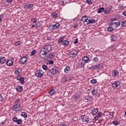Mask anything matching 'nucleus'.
I'll return each mask as SVG.
<instances>
[{
    "mask_svg": "<svg viewBox=\"0 0 126 126\" xmlns=\"http://www.w3.org/2000/svg\"><path fill=\"white\" fill-rule=\"evenodd\" d=\"M43 74H44V72L42 70H38L36 71L35 73V76L36 77H38V78H40V77H42L43 76Z\"/></svg>",
    "mask_w": 126,
    "mask_h": 126,
    "instance_id": "4",
    "label": "nucleus"
},
{
    "mask_svg": "<svg viewBox=\"0 0 126 126\" xmlns=\"http://www.w3.org/2000/svg\"><path fill=\"white\" fill-rule=\"evenodd\" d=\"M64 39V36H62V37L59 38V39L58 41V44H61V43H63Z\"/></svg>",
    "mask_w": 126,
    "mask_h": 126,
    "instance_id": "26",
    "label": "nucleus"
},
{
    "mask_svg": "<svg viewBox=\"0 0 126 126\" xmlns=\"http://www.w3.org/2000/svg\"><path fill=\"white\" fill-rule=\"evenodd\" d=\"M43 48H42L40 51L39 56L41 58L44 57V56H47V52Z\"/></svg>",
    "mask_w": 126,
    "mask_h": 126,
    "instance_id": "8",
    "label": "nucleus"
},
{
    "mask_svg": "<svg viewBox=\"0 0 126 126\" xmlns=\"http://www.w3.org/2000/svg\"><path fill=\"white\" fill-rule=\"evenodd\" d=\"M91 83L93 84H95V83H97V80L96 79H93L91 81Z\"/></svg>",
    "mask_w": 126,
    "mask_h": 126,
    "instance_id": "45",
    "label": "nucleus"
},
{
    "mask_svg": "<svg viewBox=\"0 0 126 126\" xmlns=\"http://www.w3.org/2000/svg\"><path fill=\"white\" fill-rule=\"evenodd\" d=\"M21 115L23 118H27V114L26 112H22Z\"/></svg>",
    "mask_w": 126,
    "mask_h": 126,
    "instance_id": "37",
    "label": "nucleus"
},
{
    "mask_svg": "<svg viewBox=\"0 0 126 126\" xmlns=\"http://www.w3.org/2000/svg\"><path fill=\"white\" fill-rule=\"evenodd\" d=\"M36 54V50L34 49L33 51H32L31 56H34Z\"/></svg>",
    "mask_w": 126,
    "mask_h": 126,
    "instance_id": "50",
    "label": "nucleus"
},
{
    "mask_svg": "<svg viewBox=\"0 0 126 126\" xmlns=\"http://www.w3.org/2000/svg\"><path fill=\"white\" fill-rule=\"evenodd\" d=\"M55 92H56V90L55 89H51L48 93L50 94V95H52L55 94Z\"/></svg>",
    "mask_w": 126,
    "mask_h": 126,
    "instance_id": "24",
    "label": "nucleus"
},
{
    "mask_svg": "<svg viewBox=\"0 0 126 126\" xmlns=\"http://www.w3.org/2000/svg\"><path fill=\"white\" fill-rule=\"evenodd\" d=\"M82 61L85 63H87L90 62V59L88 56H85L82 58Z\"/></svg>",
    "mask_w": 126,
    "mask_h": 126,
    "instance_id": "13",
    "label": "nucleus"
},
{
    "mask_svg": "<svg viewBox=\"0 0 126 126\" xmlns=\"http://www.w3.org/2000/svg\"><path fill=\"white\" fill-rule=\"evenodd\" d=\"M121 26V22H115L114 23V26H115V27L117 28L119 27V26Z\"/></svg>",
    "mask_w": 126,
    "mask_h": 126,
    "instance_id": "35",
    "label": "nucleus"
},
{
    "mask_svg": "<svg viewBox=\"0 0 126 126\" xmlns=\"http://www.w3.org/2000/svg\"><path fill=\"white\" fill-rule=\"evenodd\" d=\"M103 66V64L99 63L97 65H94L91 66L90 67V69H94V70L95 69L96 70H98V69H101V68H102Z\"/></svg>",
    "mask_w": 126,
    "mask_h": 126,
    "instance_id": "2",
    "label": "nucleus"
},
{
    "mask_svg": "<svg viewBox=\"0 0 126 126\" xmlns=\"http://www.w3.org/2000/svg\"><path fill=\"white\" fill-rule=\"evenodd\" d=\"M123 14L124 15V16H126V11H124Z\"/></svg>",
    "mask_w": 126,
    "mask_h": 126,
    "instance_id": "62",
    "label": "nucleus"
},
{
    "mask_svg": "<svg viewBox=\"0 0 126 126\" xmlns=\"http://www.w3.org/2000/svg\"><path fill=\"white\" fill-rule=\"evenodd\" d=\"M111 41H116V40H117V36H114V35H111Z\"/></svg>",
    "mask_w": 126,
    "mask_h": 126,
    "instance_id": "39",
    "label": "nucleus"
},
{
    "mask_svg": "<svg viewBox=\"0 0 126 126\" xmlns=\"http://www.w3.org/2000/svg\"><path fill=\"white\" fill-rule=\"evenodd\" d=\"M55 26H56V27L57 28H59V27H61V24L59 23H57L55 25Z\"/></svg>",
    "mask_w": 126,
    "mask_h": 126,
    "instance_id": "53",
    "label": "nucleus"
},
{
    "mask_svg": "<svg viewBox=\"0 0 126 126\" xmlns=\"http://www.w3.org/2000/svg\"><path fill=\"white\" fill-rule=\"evenodd\" d=\"M21 72H22V68L20 67L18 68L17 70H15L14 73L17 75H19Z\"/></svg>",
    "mask_w": 126,
    "mask_h": 126,
    "instance_id": "16",
    "label": "nucleus"
},
{
    "mask_svg": "<svg viewBox=\"0 0 126 126\" xmlns=\"http://www.w3.org/2000/svg\"><path fill=\"white\" fill-rule=\"evenodd\" d=\"M85 100H89V99H91V100H93L94 98L93 96L88 95H86L85 96Z\"/></svg>",
    "mask_w": 126,
    "mask_h": 126,
    "instance_id": "25",
    "label": "nucleus"
},
{
    "mask_svg": "<svg viewBox=\"0 0 126 126\" xmlns=\"http://www.w3.org/2000/svg\"><path fill=\"white\" fill-rule=\"evenodd\" d=\"M113 8V7L109 6L108 8H106L105 9L104 8L103 12L104 13V14H108L111 11V9Z\"/></svg>",
    "mask_w": 126,
    "mask_h": 126,
    "instance_id": "11",
    "label": "nucleus"
},
{
    "mask_svg": "<svg viewBox=\"0 0 126 126\" xmlns=\"http://www.w3.org/2000/svg\"><path fill=\"white\" fill-rule=\"evenodd\" d=\"M81 119L83 123H88L89 122V116H86L85 115L81 116Z\"/></svg>",
    "mask_w": 126,
    "mask_h": 126,
    "instance_id": "5",
    "label": "nucleus"
},
{
    "mask_svg": "<svg viewBox=\"0 0 126 126\" xmlns=\"http://www.w3.org/2000/svg\"><path fill=\"white\" fill-rule=\"evenodd\" d=\"M84 24L86 26V25H88V24H90V20L89 19H87L84 22Z\"/></svg>",
    "mask_w": 126,
    "mask_h": 126,
    "instance_id": "38",
    "label": "nucleus"
},
{
    "mask_svg": "<svg viewBox=\"0 0 126 126\" xmlns=\"http://www.w3.org/2000/svg\"><path fill=\"white\" fill-rule=\"evenodd\" d=\"M46 52L49 53L52 50V46L50 45H47L44 46V47L42 48Z\"/></svg>",
    "mask_w": 126,
    "mask_h": 126,
    "instance_id": "6",
    "label": "nucleus"
},
{
    "mask_svg": "<svg viewBox=\"0 0 126 126\" xmlns=\"http://www.w3.org/2000/svg\"><path fill=\"white\" fill-rule=\"evenodd\" d=\"M92 94L93 95H97V94H99V93H98V90H93L92 91Z\"/></svg>",
    "mask_w": 126,
    "mask_h": 126,
    "instance_id": "28",
    "label": "nucleus"
},
{
    "mask_svg": "<svg viewBox=\"0 0 126 126\" xmlns=\"http://www.w3.org/2000/svg\"><path fill=\"white\" fill-rule=\"evenodd\" d=\"M88 19V16L85 15V16H83L82 18H81V21H82L83 22H84L85 21H86V20Z\"/></svg>",
    "mask_w": 126,
    "mask_h": 126,
    "instance_id": "27",
    "label": "nucleus"
},
{
    "mask_svg": "<svg viewBox=\"0 0 126 126\" xmlns=\"http://www.w3.org/2000/svg\"><path fill=\"white\" fill-rule=\"evenodd\" d=\"M69 71H70V67L69 66H66L64 70V72L65 73H69Z\"/></svg>",
    "mask_w": 126,
    "mask_h": 126,
    "instance_id": "20",
    "label": "nucleus"
},
{
    "mask_svg": "<svg viewBox=\"0 0 126 126\" xmlns=\"http://www.w3.org/2000/svg\"><path fill=\"white\" fill-rule=\"evenodd\" d=\"M86 3L87 4H91L92 3V0H86Z\"/></svg>",
    "mask_w": 126,
    "mask_h": 126,
    "instance_id": "44",
    "label": "nucleus"
},
{
    "mask_svg": "<svg viewBox=\"0 0 126 126\" xmlns=\"http://www.w3.org/2000/svg\"><path fill=\"white\" fill-rule=\"evenodd\" d=\"M69 56L70 58H75L77 56V52L76 51H71L69 52Z\"/></svg>",
    "mask_w": 126,
    "mask_h": 126,
    "instance_id": "10",
    "label": "nucleus"
},
{
    "mask_svg": "<svg viewBox=\"0 0 126 126\" xmlns=\"http://www.w3.org/2000/svg\"><path fill=\"white\" fill-rule=\"evenodd\" d=\"M20 44H21V42L18 41H17L15 43V47H16L17 46H19V45H20Z\"/></svg>",
    "mask_w": 126,
    "mask_h": 126,
    "instance_id": "48",
    "label": "nucleus"
},
{
    "mask_svg": "<svg viewBox=\"0 0 126 126\" xmlns=\"http://www.w3.org/2000/svg\"><path fill=\"white\" fill-rule=\"evenodd\" d=\"M49 29L50 31H54V30H55L54 25H50L49 27Z\"/></svg>",
    "mask_w": 126,
    "mask_h": 126,
    "instance_id": "32",
    "label": "nucleus"
},
{
    "mask_svg": "<svg viewBox=\"0 0 126 126\" xmlns=\"http://www.w3.org/2000/svg\"><path fill=\"white\" fill-rule=\"evenodd\" d=\"M55 57H56V55L54 52L50 53L48 55V57L49 58V59H54Z\"/></svg>",
    "mask_w": 126,
    "mask_h": 126,
    "instance_id": "22",
    "label": "nucleus"
},
{
    "mask_svg": "<svg viewBox=\"0 0 126 126\" xmlns=\"http://www.w3.org/2000/svg\"><path fill=\"white\" fill-rule=\"evenodd\" d=\"M98 110H99V109H98V108H96V109H94V110H93L92 112V115H93V116H95V115H96V114H97V113H98Z\"/></svg>",
    "mask_w": 126,
    "mask_h": 126,
    "instance_id": "23",
    "label": "nucleus"
},
{
    "mask_svg": "<svg viewBox=\"0 0 126 126\" xmlns=\"http://www.w3.org/2000/svg\"><path fill=\"white\" fill-rule=\"evenodd\" d=\"M114 114H115V112L114 111L109 113V115H110V116H112V117H114Z\"/></svg>",
    "mask_w": 126,
    "mask_h": 126,
    "instance_id": "58",
    "label": "nucleus"
},
{
    "mask_svg": "<svg viewBox=\"0 0 126 126\" xmlns=\"http://www.w3.org/2000/svg\"><path fill=\"white\" fill-rule=\"evenodd\" d=\"M96 21L95 20H90V24H93V23H95Z\"/></svg>",
    "mask_w": 126,
    "mask_h": 126,
    "instance_id": "51",
    "label": "nucleus"
},
{
    "mask_svg": "<svg viewBox=\"0 0 126 126\" xmlns=\"http://www.w3.org/2000/svg\"><path fill=\"white\" fill-rule=\"evenodd\" d=\"M120 84H121L120 81H116L112 84V88H113V89H117V88H118V87L120 86Z\"/></svg>",
    "mask_w": 126,
    "mask_h": 126,
    "instance_id": "9",
    "label": "nucleus"
},
{
    "mask_svg": "<svg viewBox=\"0 0 126 126\" xmlns=\"http://www.w3.org/2000/svg\"><path fill=\"white\" fill-rule=\"evenodd\" d=\"M72 99H73L74 100H78V98H77V95H73L72 96Z\"/></svg>",
    "mask_w": 126,
    "mask_h": 126,
    "instance_id": "46",
    "label": "nucleus"
},
{
    "mask_svg": "<svg viewBox=\"0 0 126 126\" xmlns=\"http://www.w3.org/2000/svg\"><path fill=\"white\" fill-rule=\"evenodd\" d=\"M84 65H85V64L84 63H82V62L80 63V67H81V68L84 67Z\"/></svg>",
    "mask_w": 126,
    "mask_h": 126,
    "instance_id": "52",
    "label": "nucleus"
},
{
    "mask_svg": "<svg viewBox=\"0 0 126 126\" xmlns=\"http://www.w3.org/2000/svg\"><path fill=\"white\" fill-rule=\"evenodd\" d=\"M27 58H28V55H26V56L23 57L19 61V63L23 64V63H25L27 61Z\"/></svg>",
    "mask_w": 126,
    "mask_h": 126,
    "instance_id": "7",
    "label": "nucleus"
},
{
    "mask_svg": "<svg viewBox=\"0 0 126 126\" xmlns=\"http://www.w3.org/2000/svg\"><path fill=\"white\" fill-rule=\"evenodd\" d=\"M41 25H42L41 24V23L40 22H38L36 24L32 25V28H34V27H35V28H39V27H41Z\"/></svg>",
    "mask_w": 126,
    "mask_h": 126,
    "instance_id": "17",
    "label": "nucleus"
},
{
    "mask_svg": "<svg viewBox=\"0 0 126 126\" xmlns=\"http://www.w3.org/2000/svg\"><path fill=\"white\" fill-rule=\"evenodd\" d=\"M6 65L7 66H11L13 64V61L11 60H8L6 63Z\"/></svg>",
    "mask_w": 126,
    "mask_h": 126,
    "instance_id": "18",
    "label": "nucleus"
},
{
    "mask_svg": "<svg viewBox=\"0 0 126 126\" xmlns=\"http://www.w3.org/2000/svg\"><path fill=\"white\" fill-rule=\"evenodd\" d=\"M12 111H15V112H19L21 110V107L20 106V104L17 103L13 105L12 107Z\"/></svg>",
    "mask_w": 126,
    "mask_h": 126,
    "instance_id": "3",
    "label": "nucleus"
},
{
    "mask_svg": "<svg viewBox=\"0 0 126 126\" xmlns=\"http://www.w3.org/2000/svg\"><path fill=\"white\" fill-rule=\"evenodd\" d=\"M4 15H1L0 16V22H1L2 20V18L3 17H4Z\"/></svg>",
    "mask_w": 126,
    "mask_h": 126,
    "instance_id": "55",
    "label": "nucleus"
},
{
    "mask_svg": "<svg viewBox=\"0 0 126 126\" xmlns=\"http://www.w3.org/2000/svg\"><path fill=\"white\" fill-rule=\"evenodd\" d=\"M42 68L44 70H47L48 69V66L46 65H42Z\"/></svg>",
    "mask_w": 126,
    "mask_h": 126,
    "instance_id": "49",
    "label": "nucleus"
},
{
    "mask_svg": "<svg viewBox=\"0 0 126 126\" xmlns=\"http://www.w3.org/2000/svg\"><path fill=\"white\" fill-rule=\"evenodd\" d=\"M94 121H98V120H99V117L98 116H95L94 118Z\"/></svg>",
    "mask_w": 126,
    "mask_h": 126,
    "instance_id": "57",
    "label": "nucleus"
},
{
    "mask_svg": "<svg viewBox=\"0 0 126 126\" xmlns=\"http://www.w3.org/2000/svg\"><path fill=\"white\" fill-rule=\"evenodd\" d=\"M16 123L17 125H21L22 124V120L21 119H18Z\"/></svg>",
    "mask_w": 126,
    "mask_h": 126,
    "instance_id": "40",
    "label": "nucleus"
},
{
    "mask_svg": "<svg viewBox=\"0 0 126 126\" xmlns=\"http://www.w3.org/2000/svg\"><path fill=\"white\" fill-rule=\"evenodd\" d=\"M52 16L53 17V18H57V17H58V13H56V12H53L52 14Z\"/></svg>",
    "mask_w": 126,
    "mask_h": 126,
    "instance_id": "33",
    "label": "nucleus"
},
{
    "mask_svg": "<svg viewBox=\"0 0 126 126\" xmlns=\"http://www.w3.org/2000/svg\"><path fill=\"white\" fill-rule=\"evenodd\" d=\"M16 79L17 80H19L21 84H23V83H24V77H21V76H18Z\"/></svg>",
    "mask_w": 126,
    "mask_h": 126,
    "instance_id": "14",
    "label": "nucleus"
},
{
    "mask_svg": "<svg viewBox=\"0 0 126 126\" xmlns=\"http://www.w3.org/2000/svg\"><path fill=\"white\" fill-rule=\"evenodd\" d=\"M113 26H114V23H113V22H111V23H110V26H113Z\"/></svg>",
    "mask_w": 126,
    "mask_h": 126,
    "instance_id": "61",
    "label": "nucleus"
},
{
    "mask_svg": "<svg viewBox=\"0 0 126 126\" xmlns=\"http://www.w3.org/2000/svg\"><path fill=\"white\" fill-rule=\"evenodd\" d=\"M17 120H18V118H17V117H14L12 118V121L14 123H16V122H17Z\"/></svg>",
    "mask_w": 126,
    "mask_h": 126,
    "instance_id": "43",
    "label": "nucleus"
},
{
    "mask_svg": "<svg viewBox=\"0 0 126 126\" xmlns=\"http://www.w3.org/2000/svg\"><path fill=\"white\" fill-rule=\"evenodd\" d=\"M68 44H69V42L68 41L64 40V41L63 42V43H62V45H63V46H67Z\"/></svg>",
    "mask_w": 126,
    "mask_h": 126,
    "instance_id": "29",
    "label": "nucleus"
},
{
    "mask_svg": "<svg viewBox=\"0 0 126 126\" xmlns=\"http://www.w3.org/2000/svg\"><path fill=\"white\" fill-rule=\"evenodd\" d=\"M13 0H6V1H7V2H12Z\"/></svg>",
    "mask_w": 126,
    "mask_h": 126,
    "instance_id": "60",
    "label": "nucleus"
},
{
    "mask_svg": "<svg viewBox=\"0 0 126 126\" xmlns=\"http://www.w3.org/2000/svg\"><path fill=\"white\" fill-rule=\"evenodd\" d=\"M31 21L32 23H37V18H32L31 19Z\"/></svg>",
    "mask_w": 126,
    "mask_h": 126,
    "instance_id": "34",
    "label": "nucleus"
},
{
    "mask_svg": "<svg viewBox=\"0 0 126 126\" xmlns=\"http://www.w3.org/2000/svg\"><path fill=\"white\" fill-rule=\"evenodd\" d=\"M60 3H61V4H63V3H64L63 0H61L60 1Z\"/></svg>",
    "mask_w": 126,
    "mask_h": 126,
    "instance_id": "64",
    "label": "nucleus"
},
{
    "mask_svg": "<svg viewBox=\"0 0 126 126\" xmlns=\"http://www.w3.org/2000/svg\"><path fill=\"white\" fill-rule=\"evenodd\" d=\"M107 31H108L109 32H113V31H114V29L111 27H109L107 29Z\"/></svg>",
    "mask_w": 126,
    "mask_h": 126,
    "instance_id": "41",
    "label": "nucleus"
},
{
    "mask_svg": "<svg viewBox=\"0 0 126 126\" xmlns=\"http://www.w3.org/2000/svg\"><path fill=\"white\" fill-rule=\"evenodd\" d=\"M16 90L17 92H22L23 90V87L21 86H18L16 87Z\"/></svg>",
    "mask_w": 126,
    "mask_h": 126,
    "instance_id": "21",
    "label": "nucleus"
},
{
    "mask_svg": "<svg viewBox=\"0 0 126 126\" xmlns=\"http://www.w3.org/2000/svg\"><path fill=\"white\" fill-rule=\"evenodd\" d=\"M47 64H54V61L53 60L48 61Z\"/></svg>",
    "mask_w": 126,
    "mask_h": 126,
    "instance_id": "47",
    "label": "nucleus"
},
{
    "mask_svg": "<svg viewBox=\"0 0 126 126\" xmlns=\"http://www.w3.org/2000/svg\"><path fill=\"white\" fill-rule=\"evenodd\" d=\"M20 102V99L19 98L16 101V103H19Z\"/></svg>",
    "mask_w": 126,
    "mask_h": 126,
    "instance_id": "63",
    "label": "nucleus"
},
{
    "mask_svg": "<svg viewBox=\"0 0 126 126\" xmlns=\"http://www.w3.org/2000/svg\"><path fill=\"white\" fill-rule=\"evenodd\" d=\"M5 62H6V59H5V57H0V63H1V64H3V63H4Z\"/></svg>",
    "mask_w": 126,
    "mask_h": 126,
    "instance_id": "19",
    "label": "nucleus"
},
{
    "mask_svg": "<svg viewBox=\"0 0 126 126\" xmlns=\"http://www.w3.org/2000/svg\"><path fill=\"white\" fill-rule=\"evenodd\" d=\"M59 67L55 66L48 72V75L53 76L55 75V74H57V73L59 72Z\"/></svg>",
    "mask_w": 126,
    "mask_h": 126,
    "instance_id": "1",
    "label": "nucleus"
},
{
    "mask_svg": "<svg viewBox=\"0 0 126 126\" xmlns=\"http://www.w3.org/2000/svg\"><path fill=\"white\" fill-rule=\"evenodd\" d=\"M78 43V38H76L74 41V44H77Z\"/></svg>",
    "mask_w": 126,
    "mask_h": 126,
    "instance_id": "56",
    "label": "nucleus"
},
{
    "mask_svg": "<svg viewBox=\"0 0 126 126\" xmlns=\"http://www.w3.org/2000/svg\"><path fill=\"white\" fill-rule=\"evenodd\" d=\"M93 63H97V62L99 61V58L97 57H94V59L92 60Z\"/></svg>",
    "mask_w": 126,
    "mask_h": 126,
    "instance_id": "36",
    "label": "nucleus"
},
{
    "mask_svg": "<svg viewBox=\"0 0 126 126\" xmlns=\"http://www.w3.org/2000/svg\"><path fill=\"white\" fill-rule=\"evenodd\" d=\"M97 117L100 118L101 117V116H102V112H99L97 114Z\"/></svg>",
    "mask_w": 126,
    "mask_h": 126,
    "instance_id": "54",
    "label": "nucleus"
},
{
    "mask_svg": "<svg viewBox=\"0 0 126 126\" xmlns=\"http://www.w3.org/2000/svg\"><path fill=\"white\" fill-rule=\"evenodd\" d=\"M3 99V97H2V95H1V94H0V102H1Z\"/></svg>",
    "mask_w": 126,
    "mask_h": 126,
    "instance_id": "59",
    "label": "nucleus"
},
{
    "mask_svg": "<svg viewBox=\"0 0 126 126\" xmlns=\"http://www.w3.org/2000/svg\"><path fill=\"white\" fill-rule=\"evenodd\" d=\"M33 5H34L32 3L26 4L24 5V8H25V9H30L32 8V7H33Z\"/></svg>",
    "mask_w": 126,
    "mask_h": 126,
    "instance_id": "12",
    "label": "nucleus"
},
{
    "mask_svg": "<svg viewBox=\"0 0 126 126\" xmlns=\"http://www.w3.org/2000/svg\"><path fill=\"white\" fill-rule=\"evenodd\" d=\"M112 124H113L114 126H119V125H120V121L115 120L112 122Z\"/></svg>",
    "mask_w": 126,
    "mask_h": 126,
    "instance_id": "31",
    "label": "nucleus"
},
{
    "mask_svg": "<svg viewBox=\"0 0 126 126\" xmlns=\"http://www.w3.org/2000/svg\"><path fill=\"white\" fill-rule=\"evenodd\" d=\"M112 76L113 77H117L119 75V71L117 70H113L112 72Z\"/></svg>",
    "mask_w": 126,
    "mask_h": 126,
    "instance_id": "15",
    "label": "nucleus"
},
{
    "mask_svg": "<svg viewBox=\"0 0 126 126\" xmlns=\"http://www.w3.org/2000/svg\"><path fill=\"white\" fill-rule=\"evenodd\" d=\"M121 22H122L121 26H122V27H126V21L124 22L122 21Z\"/></svg>",
    "mask_w": 126,
    "mask_h": 126,
    "instance_id": "42",
    "label": "nucleus"
},
{
    "mask_svg": "<svg viewBox=\"0 0 126 126\" xmlns=\"http://www.w3.org/2000/svg\"><path fill=\"white\" fill-rule=\"evenodd\" d=\"M103 11H104V7H100L98 9V10L97 11V13H101Z\"/></svg>",
    "mask_w": 126,
    "mask_h": 126,
    "instance_id": "30",
    "label": "nucleus"
}]
</instances>
